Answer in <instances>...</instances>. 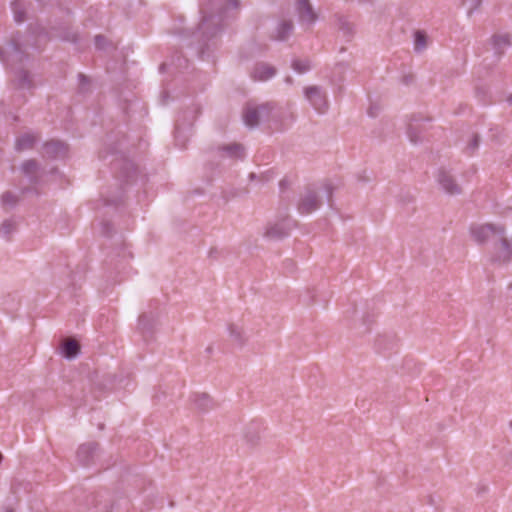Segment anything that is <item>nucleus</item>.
Wrapping results in <instances>:
<instances>
[{
  "instance_id": "obj_41",
  "label": "nucleus",
  "mask_w": 512,
  "mask_h": 512,
  "mask_svg": "<svg viewBox=\"0 0 512 512\" xmlns=\"http://www.w3.org/2000/svg\"><path fill=\"white\" fill-rule=\"evenodd\" d=\"M368 113H369V115H370V116H372V117H375V116H376V114H375V110L370 109Z\"/></svg>"
},
{
  "instance_id": "obj_21",
  "label": "nucleus",
  "mask_w": 512,
  "mask_h": 512,
  "mask_svg": "<svg viewBox=\"0 0 512 512\" xmlns=\"http://www.w3.org/2000/svg\"><path fill=\"white\" fill-rule=\"evenodd\" d=\"M218 150L233 159H242L244 157V147L239 143L223 145L220 146Z\"/></svg>"
},
{
  "instance_id": "obj_19",
  "label": "nucleus",
  "mask_w": 512,
  "mask_h": 512,
  "mask_svg": "<svg viewBox=\"0 0 512 512\" xmlns=\"http://www.w3.org/2000/svg\"><path fill=\"white\" fill-rule=\"evenodd\" d=\"M156 323V316L153 313H143L139 316L138 327L146 337L152 335Z\"/></svg>"
},
{
  "instance_id": "obj_40",
  "label": "nucleus",
  "mask_w": 512,
  "mask_h": 512,
  "mask_svg": "<svg viewBox=\"0 0 512 512\" xmlns=\"http://www.w3.org/2000/svg\"><path fill=\"white\" fill-rule=\"evenodd\" d=\"M199 54L201 57H203V55L205 54V49L204 47H201L200 51H199Z\"/></svg>"
},
{
  "instance_id": "obj_14",
  "label": "nucleus",
  "mask_w": 512,
  "mask_h": 512,
  "mask_svg": "<svg viewBox=\"0 0 512 512\" xmlns=\"http://www.w3.org/2000/svg\"><path fill=\"white\" fill-rule=\"evenodd\" d=\"M293 29V21L290 19H283L278 23L275 33L271 35V38L277 41H286L292 34Z\"/></svg>"
},
{
  "instance_id": "obj_22",
  "label": "nucleus",
  "mask_w": 512,
  "mask_h": 512,
  "mask_svg": "<svg viewBox=\"0 0 512 512\" xmlns=\"http://www.w3.org/2000/svg\"><path fill=\"white\" fill-rule=\"evenodd\" d=\"M228 331L230 338L234 344L239 347H243L246 343L245 333L242 327L236 324H229Z\"/></svg>"
},
{
  "instance_id": "obj_43",
  "label": "nucleus",
  "mask_w": 512,
  "mask_h": 512,
  "mask_svg": "<svg viewBox=\"0 0 512 512\" xmlns=\"http://www.w3.org/2000/svg\"><path fill=\"white\" fill-rule=\"evenodd\" d=\"M507 101H508L509 104L512 105V94L509 95V97L507 98Z\"/></svg>"
},
{
  "instance_id": "obj_48",
  "label": "nucleus",
  "mask_w": 512,
  "mask_h": 512,
  "mask_svg": "<svg viewBox=\"0 0 512 512\" xmlns=\"http://www.w3.org/2000/svg\"><path fill=\"white\" fill-rule=\"evenodd\" d=\"M38 1H39V2H41V3H43V4H45V3H46V2H45V0H38Z\"/></svg>"
},
{
  "instance_id": "obj_5",
  "label": "nucleus",
  "mask_w": 512,
  "mask_h": 512,
  "mask_svg": "<svg viewBox=\"0 0 512 512\" xmlns=\"http://www.w3.org/2000/svg\"><path fill=\"white\" fill-rule=\"evenodd\" d=\"M305 98L319 113H324L328 108L326 92L320 86H308L304 89Z\"/></svg>"
},
{
  "instance_id": "obj_20",
  "label": "nucleus",
  "mask_w": 512,
  "mask_h": 512,
  "mask_svg": "<svg viewBox=\"0 0 512 512\" xmlns=\"http://www.w3.org/2000/svg\"><path fill=\"white\" fill-rule=\"evenodd\" d=\"M37 141L38 137L36 135L25 133L16 139L15 149L18 152L32 149Z\"/></svg>"
},
{
  "instance_id": "obj_15",
  "label": "nucleus",
  "mask_w": 512,
  "mask_h": 512,
  "mask_svg": "<svg viewBox=\"0 0 512 512\" xmlns=\"http://www.w3.org/2000/svg\"><path fill=\"white\" fill-rule=\"evenodd\" d=\"M13 86L18 90H31L34 88V82L29 72L21 69L15 73Z\"/></svg>"
},
{
  "instance_id": "obj_4",
  "label": "nucleus",
  "mask_w": 512,
  "mask_h": 512,
  "mask_svg": "<svg viewBox=\"0 0 512 512\" xmlns=\"http://www.w3.org/2000/svg\"><path fill=\"white\" fill-rule=\"evenodd\" d=\"M274 107V104L271 102L262 104L248 102L242 112L244 123L250 128L257 127L261 121H268L270 119Z\"/></svg>"
},
{
  "instance_id": "obj_33",
  "label": "nucleus",
  "mask_w": 512,
  "mask_h": 512,
  "mask_svg": "<svg viewBox=\"0 0 512 512\" xmlns=\"http://www.w3.org/2000/svg\"><path fill=\"white\" fill-rule=\"evenodd\" d=\"M107 39L102 35L95 36V46L99 50H103L106 48Z\"/></svg>"
},
{
  "instance_id": "obj_11",
  "label": "nucleus",
  "mask_w": 512,
  "mask_h": 512,
  "mask_svg": "<svg viewBox=\"0 0 512 512\" xmlns=\"http://www.w3.org/2000/svg\"><path fill=\"white\" fill-rule=\"evenodd\" d=\"M67 153V145L58 140H51L43 145V156L47 158L64 157Z\"/></svg>"
},
{
  "instance_id": "obj_27",
  "label": "nucleus",
  "mask_w": 512,
  "mask_h": 512,
  "mask_svg": "<svg viewBox=\"0 0 512 512\" xmlns=\"http://www.w3.org/2000/svg\"><path fill=\"white\" fill-rule=\"evenodd\" d=\"M338 26L339 29L343 32V35L346 37H350L353 34L354 26L351 24L347 18L343 16L338 17Z\"/></svg>"
},
{
  "instance_id": "obj_8",
  "label": "nucleus",
  "mask_w": 512,
  "mask_h": 512,
  "mask_svg": "<svg viewBox=\"0 0 512 512\" xmlns=\"http://www.w3.org/2000/svg\"><path fill=\"white\" fill-rule=\"evenodd\" d=\"M429 121V118H423L420 116H413L411 118V121L408 124L407 135L413 144L423 141L422 134L426 131L425 123Z\"/></svg>"
},
{
  "instance_id": "obj_7",
  "label": "nucleus",
  "mask_w": 512,
  "mask_h": 512,
  "mask_svg": "<svg viewBox=\"0 0 512 512\" xmlns=\"http://www.w3.org/2000/svg\"><path fill=\"white\" fill-rule=\"evenodd\" d=\"M321 206L319 196L314 190L307 189L304 194L301 195L297 209L300 214H309L317 210Z\"/></svg>"
},
{
  "instance_id": "obj_32",
  "label": "nucleus",
  "mask_w": 512,
  "mask_h": 512,
  "mask_svg": "<svg viewBox=\"0 0 512 512\" xmlns=\"http://www.w3.org/2000/svg\"><path fill=\"white\" fill-rule=\"evenodd\" d=\"M1 201L4 207L12 208L17 204L18 197L11 192H5L2 195Z\"/></svg>"
},
{
  "instance_id": "obj_31",
  "label": "nucleus",
  "mask_w": 512,
  "mask_h": 512,
  "mask_svg": "<svg viewBox=\"0 0 512 512\" xmlns=\"http://www.w3.org/2000/svg\"><path fill=\"white\" fill-rule=\"evenodd\" d=\"M361 321H362L363 329H360L359 333L363 335V334L370 332L371 325L375 322V315L374 314H366L362 317Z\"/></svg>"
},
{
  "instance_id": "obj_25",
  "label": "nucleus",
  "mask_w": 512,
  "mask_h": 512,
  "mask_svg": "<svg viewBox=\"0 0 512 512\" xmlns=\"http://www.w3.org/2000/svg\"><path fill=\"white\" fill-rule=\"evenodd\" d=\"M427 46V37L423 31L415 32L414 49L416 52L423 51Z\"/></svg>"
},
{
  "instance_id": "obj_39",
  "label": "nucleus",
  "mask_w": 512,
  "mask_h": 512,
  "mask_svg": "<svg viewBox=\"0 0 512 512\" xmlns=\"http://www.w3.org/2000/svg\"><path fill=\"white\" fill-rule=\"evenodd\" d=\"M12 48H13V50H14L16 53H18V52H19V47H18V45H17V44H13V45H12Z\"/></svg>"
},
{
  "instance_id": "obj_2",
  "label": "nucleus",
  "mask_w": 512,
  "mask_h": 512,
  "mask_svg": "<svg viewBox=\"0 0 512 512\" xmlns=\"http://www.w3.org/2000/svg\"><path fill=\"white\" fill-rule=\"evenodd\" d=\"M238 9V0H207L201 8L203 17L198 27L202 37L206 40L214 38L222 29V21L231 16L232 10Z\"/></svg>"
},
{
  "instance_id": "obj_24",
  "label": "nucleus",
  "mask_w": 512,
  "mask_h": 512,
  "mask_svg": "<svg viewBox=\"0 0 512 512\" xmlns=\"http://www.w3.org/2000/svg\"><path fill=\"white\" fill-rule=\"evenodd\" d=\"M79 352H80V345L76 340L66 339L63 341L62 353L66 358L72 359V358L76 357Z\"/></svg>"
},
{
  "instance_id": "obj_35",
  "label": "nucleus",
  "mask_w": 512,
  "mask_h": 512,
  "mask_svg": "<svg viewBox=\"0 0 512 512\" xmlns=\"http://www.w3.org/2000/svg\"><path fill=\"white\" fill-rule=\"evenodd\" d=\"M91 381L93 382V384L99 389V390H104L108 384H111V380L109 382H104V381H96V379L94 378H91Z\"/></svg>"
},
{
  "instance_id": "obj_6",
  "label": "nucleus",
  "mask_w": 512,
  "mask_h": 512,
  "mask_svg": "<svg viewBox=\"0 0 512 512\" xmlns=\"http://www.w3.org/2000/svg\"><path fill=\"white\" fill-rule=\"evenodd\" d=\"M437 182L440 188L449 195L453 196L462 193V187L457 183L455 176L445 168L438 170Z\"/></svg>"
},
{
  "instance_id": "obj_16",
  "label": "nucleus",
  "mask_w": 512,
  "mask_h": 512,
  "mask_svg": "<svg viewBox=\"0 0 512 512\" xmlns=\"http://www.w3.org/2000/svg\"><path fill=\"white\" fill-rule=\"evenodd\" d=\"M262 426L259 423L251 422L247 425L244 438L250 446H257L261 440Z\"/></svg>"
},
{
  "instance_id": "obj_45",
  "label": "nucleus",
  "mask_w": 512,
  "mask_h": 512,
  "mask_svg": "<svg viewBox=\"0 0 512 512\" xmlns=\"http://www.w3.org/2000/svg\"><path fill=\"white\" fill-rule=\"evenodd\" d=\"M286 81H287L288 83H292V78H291V77H287Z\"/></svg>"
},
{
  "instance_id": "obj_34",
  "label": "nucleus",
  "mask_w": 512,
  "mask_h": 512,
  "mask_svg": "<svg viewBox=\"0 0 512 512\" xmlns=\"http://www.w3.org/2000/svg\"><path fill=\"white\" fill-rule=\"evenodd\" d=\"M113 230V226L110 222L104 221L101 223V232L105 236H109Z\"/></svg>"
},
{
  "instance_id": "obj_42",
  "label": "nucleus",
  "mask_w": 512,
  "mask_h": 512,
  "mask_svg": "<svg viewBox=\"0 0 512 512\" xmlns=\"http://www.w3.org/2000/svg\"><path fill=\"white\" fill-rule=\"evenodd\" d=\"M368 113H369V115H370V116H372V117H375V116H376V114H375V110L370 109Z\"/></svg>"
},
{
  "instance_id": "obj_26",
  "label": "nucleus",
  "mask_w": 512,
  "mask_h": 512,
  "mask_svg": "<svg viewBox=\"0 0 512 512\" xmlns=\"http://www.w3.org/2000/svg\"><path fill=\"white\" fill-rule=\"evenodd\" d=\"M12 10L16 22L21 23L25 20V10L20 0H15L12 3Z\"/></svg>"
},
{
  "instance_id": "obj_46",
  "label": "nucleus",
  "mask_w": 512,
  "mask_h": 512,
  "mask_svg": "<svg viewBox=\"0 0 512 512\" xmlns=\"http://www.w3.org/2000/svg\"><path fill=\"white\" fill-rule=\"evenodd\" d=\"M5 512H14V511L11 508H7Z\"/></svg>"
},
{
  "instance_id": "obj_23",
  "label": "nucleus",
  "mask_w": 512,
  "mask_h": 512,
  "mask_svg": "<svg viewBox=\"0 0 512 512\" xmlns=\"http://www.w3.org/2000/svg\"><path fill=\"white\" fill-rule=\"evenodd\" d=\"M510 37L507 34H497L492 37V45L495 53L502 55L506 47L510 46Z\"/></svg>"
},
{
  "instance_id": "obj_36",
  "label": "nucleus",
  "mask_w": 512,
  "mask_h": 512,
  "mask_svg": "<svg viewBox=\"0 0 512 512\" xmlns=\"http://www.w3.org/2000/svg\"><path fill=\"white\" fill-rule=\"evenodd\" d=\"M79 80H80V88H81V90H84L85 85L89 83V79L85 75L79 74Z\"/></svg>"
},
{
  "instance_id": "obj_9",
  "label": "nucleus",
  "mask_w": 512,
  "mask_h": 512,
  "mask_svg": "<svg viewBox=\"0 0 512 512\" xmlns=\"http://www.w3.org/2000/svg\"><path fill=\"white\" fill-rule=\"evenodd\" d=\"M296 12L300 23L303 25L311 26L318 19V15L314 11L309 0H297Z\"/></svg>"
},
{
  "instance_id": "obj_18",
  "label": "nucleus",
  "mask_w": 512,
  "mask_h": 512,
  "mask_svg": "<svg viewBox=\"0 0 512 512\" xmlns=\"http://www.w3.org/2000/svg\"><path fill=\"white\" fill-rule=\"evenodd\" d=\"M291 226L285 222L276 223L266 229L265 236L270 239H282L288 236Z\"/></svg>"
},
{
  "instance_id": "obj_3",
  "label": "nucleus",
  "mask_w": 512,
  "mask_h": 512,
  "mask_svg": "<svg viewBox=\"0 0 512 512\" xmlns=\"http://www.w3.org/2000/svg\"><path fill=\"white\" fill-rule=\"evenodd\" d=\"M113 165L117 170V178L121 182V186L116 194L109 192L104 198V204L107 206H118L123 203L124 186L134 183L138 175L137 167L128 159H117Z\"/></svg>"
},
{
  "instance_id": "obj_47",
  "label": "nucleus",
  "mask_w": 512,
  "mask_h": 512,
  "mask_svg": "<svg viewBox=\"0 0 512 512\" xmlns=\"http://www.w3.org/2000/svg\"><path fill=\"white\" fill-rule=\"evenodd\" d=\"M179 132V128H176V133L178 134ZM176 138H178V135L176 136Z\"/></svg>"
},
{
  "instance_id": "obj_17",
  "label": "nucleus",
  "mask_w": 512,
  "mask_h": 512,
  "mask_svg": "<svg viewBox=\"0 0 512 512\" xmlns=\"http://www.w3.org/2000/svg\"><path fill=\"white\" fill-rule=\"evenodd\" d=\"M276 74L275 67L267 64V63H258L255 65L252 77L255 80L266 81L272 78Z\"/></svg>"
},
{
  "instance_id": "obj_28",
  "label": "nucleus",
  "mask_w": 512,
  "mask_h": 512,
  "mask_svg": "<svg viewBox=\"0 0 512 512\" xmlns=\"http://www.w3.org/2000/svg\"><path fill=\"white\" fill-rule=\"evenodd\" d=\"M292 68L297 73H300V74L305 73V72L309 71L311 68L310 60L309 59H295L292 62Z\"/></svg>"
},
{
  "instance_id": "obj_38",
  "label": "nucleus",
  "mask_w": 512,
  "mask_h": 512,
  "mask_svg": "<svg viewBox=\"0 0 512 512\" xmlns=\"http://www.w3.org/2000/svg\"><path fill=\"white\" fill-rule=\"evenodd\" d=\"M326 190L328 193V202H329L330 206H332V187L330 185H327Z\"/></svg>"
},
{
  "instance_id": "obj_29",
  "label": "nucleus",
  "mask_w": 512,
  "mask_h": 512,
  "mask_svg": "<svg viewBox=\"0 0 512 512\" xmlns=\"http://www.w3.org/2000/svg\"><path fill=\"white\" fill-rule=\"evenodd\" d=\"M480 144V136L477 133H474L468 142L467 146L465 147L464 151L467 155L471 156L475 153V151L478 149Z\"/></svg>"
},
{
  "instance_id": "obj_49",
  "label": "nucleus",
  "mask_w": 512,
  "mask_h": 512,
  "mask_svg": "<svg viewBox=\"0 0 512 512\" xmlns=\"http://www.w3.org/2000/svg\"><path fill=\"white\" fill-rule=\"evenodd\" d=\"M255 177V174H251L250 178L253 179Z\"/></svg>"
},
{
  "instance_id": "obj_1",
  "label": "nucleus",
  "mask_w": 512,
  "mask_h": 512,
  "mask_svg": "<svg viewBox=\"0 0 512 512\" xmlns=\"http://www.w3.org/2000/svg\"><path fill=\"white\" fill-rule=\"evenodd\" d=\"M470 233L478 244H490V259L493 263L502 265L512 260V246L503 225L494 223L473 225Z\"/></svg>"
},
{
  "instance_id": "obj_44",
  "label": "nucleus",
  "mask_w": 512,
  "mask_h": 512,
  "mask_svg": "<svg viewBox=\"0 0 512 512\" xmlns=\"http://www.w3.org/2000/svg\"><path fill=\"white\" fill-rule=\"evenodd\" d=\"M165 68H166V63H163V64L160 66V70H161V71H164V70H165Z\"/></svg>"
},
{
  "instance_id": "obj_13",
  "label": "nucleus",
  "mask_w": 512,
  "mask_h": 512,
  "mask_svg": "<svg viewBox=\"0 0 512 512\" xmlns=\"http://www.w3.org/2000/svg\"><path fill=\"white\" fill-rule=\"evenodd\" d=\"M22 173L29 178V181L32 184L38 183L40 179V165L35 159H29L22 163L21 165Z\"/></svg>"
},
{
  "instance_id": "obj_37",
  "label": "nucleus",
  "mask_w": 512,
  "mask_h": 512,
  "mask_svg": "<svg viewBox=\"0 0 512 512\" xmlns=\"http://www.w3.org/2000/svg\"><path fill=\"white\" fill-rule=\"evenodd\" d=\"M472 2H473V7L469 10V12H468L469 15L472 14L473 9H476L481 5L482 0H472Z\"/></svg>"
},
{
  "instance_id": "obj_10",
  "label": "nucleus",
  "mask_w": 512,
  "mask_h": 512,
  "mask_svg": "<svg viewBox=\"0 0 512 512\" xmlns=\"http://www.w3.org/2000/svg\"><path fill=\"white\" fill-rule=\"evenodd\" d=\"M99 449V445L96 442H89L80 445L77 450V459L78 461L84 465L88 466L94 462V457Z\"/></svg>"
},
{
  "instance_id": "obj_12",
  "label": "nucleus",
  "mask_w": 512,
  "mask_h": 512,
  "mask_svg": "<svg viewBox=\"0 0 512 512\" xmlns=\"http://www.w3.org/2000/svg\"><path fill=\"white\" fill-rule=\"evenodd\" d=\"M195 408L201 413H207L216 407L213 398L207 393H196L192 398Z\"/></svg>"
},
{
  "instance_id": "obj_30",
  "label": "nucleus",
  "mask_w": 512,
  "mask_h": 512,
  "mask_svg": "<svg viewBox=\"0 0 512 512\" xmlns=\"http://www.w3.org/2000/svg\"><path fill=\"white\" fill-rule=\"evenodd\" d=\"M16 230V223L12 220H5L0 227V232L8 240L10 235Z\"/></svg>"
}]
</instances>
